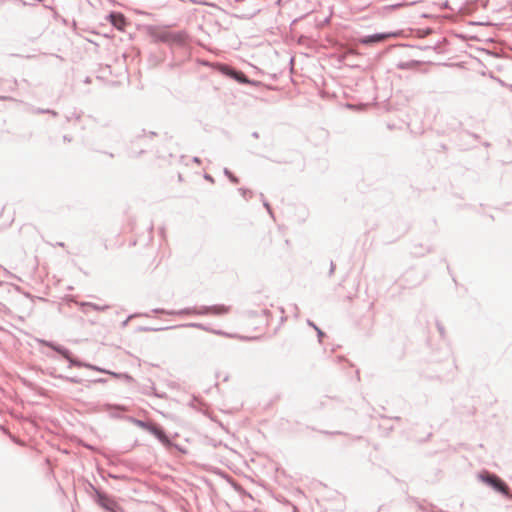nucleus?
Listing matches in <instances>:
<instances>
[{
	"label": "nucleus",
	"instance_id": "f257e3e1",
	"mask_svg": "<svg viewBox=\"0 0 512 512\" xmlns=\"http://www.w3.org/2000/svg\"><path fill=\"white\" fill-rule=\"evenodd\" d=\"M134 423L138 427H140L142 429H146L149 432H151L153 435H155L163 443H168L169 442L167 436L164 433V431L161 428H159L157 425L152 424V423L143 422L141 420H135Z\"/></svg>",
	"mask_w": 512,
	"mask_h": 512
},
{
	"label": "nucleus",
	"instance_id": "20e7f679",
	"mask_svg": "<svg viewBox=\"0 0 512 512\" xmlns=\"http://www.w3.org/2000/svg\"><path fill=\"white\" fill-rule=\"evenodd\" d=\"M230 308L223 304H217L210 307H205L201 313L202 314H212V315H224L229 312Z\"/></svg>",
	"mask_w": 512,
	"mask_h": 512
},
{
	"label": "nucleus",
	"instance_id": "39448f33",
	"mask_svg": "<svg viewBox=\"0 0 512 512\" xmlns=\"http://www.w3.org/2000/svg\"><path fill=\"white\" fill-rule=\"evenodd\" d=\"M486 480L489 484H491L494 488H496L500 492H502L504 494L508 493L507 485L501 479H499L497 476L488 475Z\"/></svg>",
	"mask_w": 512,
	"mask_h": 512
},
{
	"label": "nucleus",
	"instance_id": "7ed1b4c3",
	"mask_svg": "<svg viewBox=\"0 0 512 512\" xmlns=\"http://www.w3.org/2000/svg\"><path fill=\"white\" fill-rule=\"evenodd\" d=\"M109 21L119 31H124L127 25L126 18L121 13H111L109 15Z\"/></svg>",
	"mask_w": 512,
	"mask_h": 512
},
{
	"label": "nucleus",
	"instance_id": "f03ea898",
	"mask_svg": "<svg viewBox=\"0 0 512 512\" xmlns=\"http://www.w3.org/2000/svg\"><path fill=\"white\" fill-rule=\"evenodd\" d=\"M398 35H399V33H397V32L379 33V34L363 37V38L359 39V42L364 45H369L372 43L383 42L390 38H396V37H398Z\"/></svg>",
	"mask_w": 512,
	"mask_h": 512
}]
</instances>
